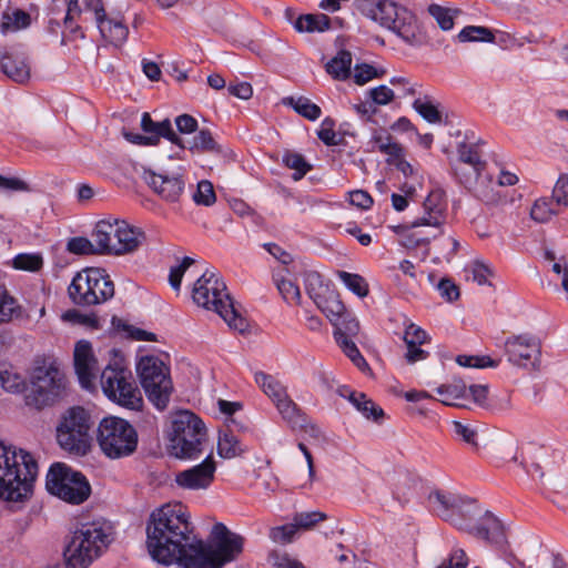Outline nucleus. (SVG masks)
I'll return each mask as SVG.
<instances>
[{
    "mask_svg": "<svg viewBox=\"0 0 568 568\" xmlns=\"http://www.w3.org/2000/svg\"><path fill=\"white\" fill-rule=\"evenodd\" d=\"M131 371L122 364V361L115 359L101 373V387L103 393L106 397H114L115 390H119V387L128 379H131Z\"/></svg>",
    "mask_w": 568,
    "mask_h": 568,
    "instance_id": "obj_24",
    "label": "nucleus"
},
{
    "mask_svg": "<svg viewBox=\"0 0 568 568\" xmlns=\"http://www.w3.org/2000/svg\"><path fill=\"white\" fill-rule=\"evenodd\" d=\"M468 190L485 204L494 205L501 201L498 185L489 174H483Z\"/></svg>",
    "mask_w": 568,
    "mask_h": 568,
    "instance_id": "obj_31",
    "label": "nucleus"
},
{
    "mask_svg": "<svg viewBox=\"0 0 568 568\" xmlns=\"http://www.w3.org/2000/svg\"><path fill=\"white\" fill-rule=\"evenodd\" d=\"M267 560L275 568H305L301 561L277 550L270 552Z\"/></svg>",
    "mask_w": 568,
    "mask_h": 568,
    "instance_id": "obj_60",
    "label": "nucleus"
},
{
    "mask_svg": "<svg viewBox=\"0 0 568 568\" xmlns=\"http://www.w3.org/2000/svg\"><path fill=\"white\" fill-rule=\"evenodd\" d=\"M468 557L464 549L455 548L449 556L436 568H467Z\"/></svg>",
    "mask_w": 568,
    "mask_h": 568,
    "instance_id": "obj_64",
    "label": "nucleus"
},
{
    "mask_svg": "<svg viewBox=\"0 0 568 568\" xmlns=\"http://www.w3.org/2000/svg\"><path fill=\"white\" fill-rule=\"evenodd\" d=\"M12 263L17 270L38 272L43 266V258L39 253H21L13 258Z\"/></svg>",
    "mask_w": 568,
    "mask_h": 568,
    "instance_id": "obj_49",
    "label": "nucleus"
},
{
    "mask_svg": "<svg viewBox=\"0 0 568 568\" xmlns=\"http://www.w3.org/2000/svg\"><path fill=\"white\" fill-rule=\"evenodd\" d=\"M89 9L94 12L95 22L104 39L114 44L126 40L129 34L128 27L119 19L108 18L101 0H90Z\"/></svg>",
    "mask_w": 568,
    "mask_h": 568,
    "instance_id": "obj_17",
    "label": "nucleus"
},
{
    "mask_svg": "<svg viewBox=\"0 0 568 568\" xmlns=\"http://www.w3.org/2000/svg\"><path fill=\"white\" fill-rule=\"evenodd\" d=\"M206 428L193 413L182 410L174 415L170 436L172 454L179 458H193L202 453Z\"/></svg>",
    "mask_w": 568,
    "mask_h": 568,
    "instance_id": "obj_8",
    "label": "nucleus"
},
{
    "mask_svg": "<svg viewBox=\"0 0 568 568\" xmlns=\"http://www.w3.org/2000/svg\"><path fill=\"white\" fill-rule=\"evenodd\" d=\"M298 32H323L329 28V18L325 14H305L294 23Z\"/></svg>",
    "mask_w": 568,
    "mask_h": 568,
    "instance_id": "obj_42",
    "label": "nucleus"
},
{
    "mask_svg": "<svg viewBox=\"0 0 568 568\" xmlns=\"http://www.w3.org/2000/svg\"><path fill=\"white\" fill-rule=\"evenodd\" d=\"M315 304L327 316L332 324L347 312L338 293L334 288L321 297Z\"/></svg>",
    "mask_w": 568,
    "mask_h": 568,
    "instance_id": "obj_36",
    "label": "nucleus"
},
{
    "mask_svg": "<svg viewBox=\"0 0 568 568\" xmlns=\"http://www.w3.org/2000/svg\"><path fill=\"white\" fill-rule=\"evenodd\" d=\"M341 281L356 295L365 297L368 294V285L364 277L345 271L338 272Z\"/></svg>",
    "mask_w": 568,
    "mask_h": 568,
    "instance_id": "obj_50",
    "label": "nucleus"
},
{
    "mask_svg": "<svg viewBox=\"0 0 568 568\" xmlns=\"http://www.w3.org/2000/svg\"><path fill=\"white\" fill-rule=\"evenodd\" d=\"M283 161L287 168L296 171L293 175L294 180L302 179L311 170V165L298 153H287Z\"/></svg>",
    "mask_w": 568,
    "mask_h": 568,
    "instance_id": "obj_58",
    "label": "nucleus"
},
{
    "mask_svg": "<svg viewBox=\"0 0 568 568\" xmlns=\"http://www.w3.org/2000/svg\"><path fill=\"white\" fill-rule=\"evenodd\" d=\"M74 368L81 386L85 389L93 388L99 367L91 344L87 341H79L75 344Z\"/></svg>",
    "mask_w": 568,
    "mask_h": 568,
    "instance_id": "obj_15",
    "label": "nucleus"
},
{
    "mask_svg": "<svg viewBox=\"0 0 568 568\" xmlns=\"http://www.w3.org/2000/svg\"><path fill=\"white\" fill-rule=\"evenodd\" d=\"M192 298L195 304L217 313L230 328L243 334L248 322L235 308L224 281L214 271L206 270L194 283Z\"/></svg>",
    "mask_w": 568,
    "mask_h": 568,
    "instance_id": "obj_3",
    "label": "nucleus"
},
{
    "mask_svg": "<svg viewBox=\"0 0 568 568\" xmlns=\"http://www.w3.org/2000/svg\"><path fill=\"white\" fill-rule=\"evenodd\" d=\"M423 226L429 227L426 223H419V217L409 225H398L394 230L402 235L400 243L406 248H416L427 245L433 237L434 229L429 231L422 230Z\"/></svg>",
    "mask_w": 568,
    "mask_h": 568,
    "instance_id": "obj_25",
    "label": "nucleus"
},
{
    "mask_svg": "<svg viewBox=\"0 0 568 568\" xmlns=\"http://www.w3.org/2000/svg\"><path fill=\"white\" fill-rule=\"evenodd\" d=\"M192 152H219L220 148L209 130H201L190 144Z\"/></svg>",
    "mask_w": 568,
    "mask_h": 568,
    "instance_id": "obj_48",
    "label": "nucleus"
},
{
    "mask_svg": "<svg viewBox=\"0 0 568 568\" xmlns=\"http://www.w3.org/2000/svg\"><path fill=\"white\" fill-rule=\"evenodd\" d=\"M141 385L151 403L164 409L168 406L173 389L169 369L156 357H143L138 364Z\"/></svg>",
    "mask_w": 568,
    "mask_h": 568,
    "instance_id": "obj_11",
    "label": "nucleus"
},
{
    "mask_svg": "<svg viewBox=\"0 0 568 568\" xmlns=\"http://www.w3.org/2000/svg\"><path fill=\"white\" fill-rule=\"evenodd\" d=\"M304 285L310 298L316 303L321 297L328 293L333 287L329 283H325L320 273L307 271L304 274Z\"/></svg>",
    "mask_w": 568,
    "mask_h": 568,
    "instance_id": "obj_40",
    "label": "nucleus"
},
{
    "mask_svg": "<svg viewBox=\"0 0 568 568\" xmlns=\"http://www.w3.org/2000/svg\"><path fill=\"white\" fill-rule=\"evenodd\" d=\"M471 529V535L484 539L496 547L503 548L507 542L504 525L490 511H485L478 524H475L474 521Z\"/></svg>",
    "mask_w": 568,
    "mask_h": 568,
    "instance_id": "obj_20",
    "label": "nucleus"
},
{
    "mask_svg": "<svg viewBox=\"0 0 568 568\" xmlns=\"http://www.w3.org/2000/svg\"><path fill=\"white\" fill-rule=\"evenodd\" d=\"M30 383L26 404L37 409L53 405L64 395L67 388L64 374L51 362L37 365L31 372Z\"/></svg>",
    "mask_w": 568,
    "mask_h": 568,
    "instance_id": "obj_6",
    "label": "nucleus"
},
{
    "mask_svg": "<svg viewBox=\"0 0 568 568\" xmlns=\"http://www.w3.org/2000/svg\"><path fill=\"white\" fill-rule=\"evenodd\" d=\"M115 231V243L112 247L113 255L131 254L138 251L146 241L144 231L138 226L120 221V229Z\"/></svg>",
    "mask_w": 568,
    "mask_h": 568,
    "instance_id": "obj_19",
    "label": "nucleus"
},
{
    "mask_svg": "<svg viewBox=\"0 0 568 568\" xmlns=\"http://www.w3.org/2000/svg\"><path fill=\"white\" fill-rule=\"evenodd\" d=\"M453 432L457 438L465 442L466 444L477 447L478 433L470 424H464L462 422H453Z\"/></svg>",
    "mask_w": 568,
    "mask_h": 568,
    "instance_id": "obj_57",
    "label": "nucleus"
},
{
    "mask_svg": "<svg viewBox=\"0 0 568 568\" xmlns=\"http://www.w3.org/2000/svg\"><path fill=\"white\" fill-rule=\"evenodd\" d=\"M385 29L393 31L408 44H417L422 41V30L417 17L402 4L398 6L390 23Z\"/></svg>",
    "mask_w": 568,
    "mask_h": 568,
    "instance_id": "obj_14",
    "label": "nucleus"
},
{
    "mask_svg": "<svg viewBox=\"0 0 568 568\" xmlns=\"http://www.w3.org/2000/svg\"><path fill=\"white\" fill-rule=\"evenodd\" d=\"M413 108L418 114L423 116L429 123L442 122V113L437 106L428 100L416 99L413 103Z\"/></svg>",
    "mask_w": 568,
    "mask_h": 568,
    "instance_id": "obj_52",
    "label": "nucleus"
},
{
    "mask_svg": "<svg viewBox=\"0 0 568 568\" xmlns=\"http://www.w3.org/2000/svg\"><path fill=\"white\" fill-rule=\"evenodd\" d=\"M552 197L557 206L568 207V174H560L552 189Z\"/></svg>",
    "mask_w": 568,
    "mask_h": 568,
    "instance_id": "obj_62",
    "label": "nucleus"
},
{
    "mask_svg": "<svg viewBox=\"0 0 568 568\" xmlns=\"http://www.w3.org/2000/svg\"><path fill=\"white\" fill-rule=\"evenodd\" d=\"M504 348L508 362L519 367L534 366L540 355L539 341L529 334L508 337Z\"/></svg>",
    "mask_w": 568,
    "mask_h": 568,
    "instance_id": "obj_12",
    "label": "nucleus"
},
{
    "mask_svg": "<svg viewBox=\"0 0 568 568\" xmlns=\"http://www.w3.org/2000/svg\"><path fill=\"white\" fill-rule=\"evenodd\" d=\"M428 12L436 20L442 30L448 31L453 29L454 13L450 9L433 3L428 7Z\"/></svg>",
    "mask_w": 568,
    "mask_h": 568,
    "instance_id": "obj_51",
    "label": "nucleus"
},
{
    "mask_svg": "<svg viewBox=\"0 0 568 568\" xmlns=\"http://www.w3.org/2000/svg\"><path fill=\"white\" fill-rule=\"evenodd\" d=\"M45 486L51 495L74 505L82 504L91 494L90 484L81 473L59 463L50 467Z\"/></svg>",
    "mask_w": 568,
    "mask_h": 568,
    "instance_id": "obj_10",
    "label": "nucleus"
},
{
    "mask_svg": "<svg viewBox=\"0 0 568 568\" xmlns=\"http://www.w3.org/2000/svg\"><path fill=\"white\" fill-rule=\"evenodd\" d=\"M30 22V14L21 9H16L12 12L4 11L0 23V32L3 36L17 32L29 27Z\"/></svg>",
    "mask_w": 568,
    "mask_h": 568,
    "instance_id": "obj_38",
    "label": "nucleus"
},
{
    "mask_svg": "<svg viewBox=\"0 0 568 568\" xmlns=\"http://www.w3.org/2000/svg\"><path fill=\"white\" fill-rule=\"evenodd\" d=\"M91 418L82 407H71L57 426V440L63 450L84 456L91 448Z\"/></svg>",
    "mask_w": 568,
    "mask_h": 568,
    "instance_id": "obj_9",
    "label": "nucleus"
},
{
    "mask_svg": "<svg viewBox=\"0 0 568 568\" xmlns=\"http://www.w3.org/2000/svg\"><path fill=\"white\" fill-rule=\"evenodd\" d=\"M0 70L18 83H23L30 78V67L26 59L7 51L0 52Z\"/></svg>",
    "mask_w": 568,
    "mask_h": 568,
    "instance_id": "obj_28",
    "label": "nucleus"
},
{
    "mask_svg": "<svg viewBox=\"0 0 568 568\" xmlns=\"http://www.w3.org/2000/svg\"><path fill=\"white\" fill-rule=\"evenodd\" d=\"M17 300L9 293L6 286L0 285V325L12 321L19 313Z\"/></svg>",
    "mask_w": 568,
    "mask_h": 568,
    "instance_id": "obj_44",
    "label": "nucleus"
},
{
    "mask_svg": "<svg viewBox=\"0 0 568 568\" xmlns=\"http://www.w3.org/2000/svg\"><path fill=\"white\" fill-rule=\"evenodd\" d=\"M97 442L105 457L121 459L136 452L139 435L126 419L108 416L99 423Z\"/></svg>",
    "mask_w": 568,
    "mask_h": 568,
    "instance_id": "obj_5",
    "label": "nucleus"
},
{
    "mask_svg": "<svg viewBox=\"0 0 568 568\" xmlns=\"http://www.w3.org/2000/svg\"><path fill=\"white\" fill-rule=\"evenodd\" d=\"M297 532L296 525L286 524L283 526L274 527L270 530V538L277 544H288L293 540Z\"/></svg>",
    "mask_w": 568,
    "mask_h": 568,
    "instance_id": "obj_61",
    "label": "nucleus"
},
{
    "mask_svg": "<svg viewBox=\"0 0 568 568\" xmlns=\"http://www.w3.org/2000/svg\"><path fill=\"white\" fill-rule=\"evenodd\" d=\"M326 518V514L321 511L298 513L294 516L293 524L296 525V529H311Z\"/></svg>",
    "mask_w": 568,
    "mask_h": 568,
    "instance_id": "obj_59",
    "label": "nucleus"
},
{
    "mask_svg": "<svg viewBox=\"0 0 568 568\" xmlns=\"http://www.w3.org/2000/svg\"><path fill=\"white\" fill-rule=\"evenodd\" d=\"M108 398L132 410H140L143 405L141 392L135 385L133 377L122 384V386L119 387V390H115L114 397Z\"/></svg>",
    "mask_w": 568,
    "mask_h": 568,
    "instance_id": "obj_32",
    "label": "nucleus"
},
{
    "mask_svg": "<svg viewBox=\"0 0 568 568\" xmlns=\"http://www.w3.org/2000/svg\"><path fill=\"white\" fill-rule=\"evenodd\" d=\"M151 557L163 565L178 562L183 568H223L239 558L244 538L224 524L213 526L210 539H196L190 516L181 504L155 509L146 526Z\"/></svg>",
    "mask_w": 568,
    "mask_h": 568,
    "instance_id": "obj_1",
    "label": "nucleus"
},
{
    "mask_svg": "<svg viewBox=\"0 0 568 568\" xmlns=\"http://www.w3.org/2000/svg\"><path fill=\"white\" fill-rule=\"evenodd\" d=\"M453 169L459 183L468 189L484 174L486 168H477V165L468 164H454Z\"/></svg>",
    "mask_w": 568,
    "mask_h": 568,
    "instance_id": "obj_45",
    "label": "nucleus"
},
{
    "mask_svg": "<svg viewBox=\"0 0 568 568\" xmlns=\"http://www.w3.org/2000/svg\"><path fill=\"white\" fill-rule=\"evenodd\" d=\"M144 180L151 189L166 202H178L184 192L185 182L181 174H161L144 172Z\"/></svg>",
    "mask_w": 568,
    "mask_h": 568,
    "instance_id": "obj_16",
    "label": "nucleus"
},
{
    "mask_svg": "<svg viewBox=\"0 0 568 568\" xmlns=\"http://www.w3.org/2000/svg\"><path fill=\"white\" fill-rule=\"evenodd\" d=\"M339 395L348 398V400L359 410L366 418L378 422L384 417V410L369 399L364 393L342 388Z\"/></svg>",
    "mask_w": 568,
    "mask_h": 568,
    "instance_id": "obj_30",
    "label": "nucleus"
},
{
    "mask_svg": "<svg viewBox=\"0 0 568 568\" xmlns=\"http://www.w3.org/2000/svg\"><path fill=\"white\" fill-rule=\"evenodd\" d=\"M247 447L231 430L224 429L219 434L217 454L225 459L242 456Z\"/></svg>",
    "mask_w": 568,
    "mask_h": 568,
    "instance_id": "obj_33",
    "label": "nucleus"
},
{
    "mask_svg": "<svg viewBox=\"0 0 568 568\" xmlns=\"http://www.w3.org/2000/svg\"><path fill=\"white\" fill-rule=\"evenodd\" d=\"M460 42L483 41L494 42L495 36L490 29L486 27L468 26L465 27L457 36Z\"/></svg>",
    "mask_w": 568,
    "mask_h": 568,
    "instance_id": "obj_46",
    "label": "nucleus"
},
{
    "mask_svg": "<svg viewBox=\"0 0 568 568\" xmlns=\"http://www.w3.org/2000/svg\"><path fill=\"white\" fill-rule=\"evenodd\" d=\"M333 325L335 327V338H337L339 334L344 335L346 338L355 337L359 332L358 321L348 312L344 313Z\"/></svg>",
    "mask_w": 568,
    "mask_h": 568,
    "instance_id": "obj_47",
    "label": "nucleus"
},
{
    "mask_svg": "<svg viewBox=\"0 0 568 568\" xmlns=\"http://www.w3.org/2000/svg\"><path fill=\"white\" fill-rule=\"evenodd\" d=\"M94 245L88 239L78 236L69 240L67 250L73 254H93L98 253V246L94 247Z\"/></svg>",
    "mask_w": 568,
    "mask_h": 568,
    "instance_id": "obj_63",
    "label": "nucleus"
},
{
    "mask_svg": "<svg viewBox=\"0 0 568 568\" xmlns=\"http://www.w3.org/2000/svg\"><path fill=\"white\" fill-rule=\"evenodd\" d=\"M141 129L143 132L149 134L148 136H156V144L159 143L160 138H165L181 149L185 148L183 140L174 132L169 119L155 122L148 112H144L141 118Z\"/></svg>",
    "mask_w": 568,
    "mask_h": 568,
    "instance_id": "obj_26",
    "label": "nucleus"
},
{
    "mask_svg": "<svg viewBox=\"0 0 568 568\" xmlns=\"http://www.w3.org/2000/svg\"><path fill=\"white\" fill-rule=\"evenodd\" d=\"M71 301L79 306L102 304L114 295V284L103 268L78 272L68 287Z\"/></svg>",
    "mask_w": 568,
    "mask_h": 568,
    "instance_id": "obj_7",
    "label": "nucleus"
},
{
    "mask_svg": "<svg viewBox=\"0 0 568 568\" xmlns=\"http://www.w3.org/2000/svg\"><path fill=\"white\" fill-rule=\"evenodd\" d=\"M0 384L6 390L11 393H20L26 388L24 378L11 371L0 372Z\"/></svg>",
    "mask_w": 568,
    "mask_h": 568,
    "instance_id": "obj_54",
    "label": "nucleus"
},
{
    "mask_svg": "<svg viewBox=\"0 0 568 568\" xmlns=\"http://www.w3.org/2000/svg\"><path fill=\"white\" fill-rule=\"evenodd\" d=\"M216 463L209 455L201 464L175 474V484L186 490H206L214 483Z\"/></svg>",
    "mask_w": 568,
    "mask_h": 568,
    "instance_id": "obj_13",
    "label": "nucleus"
},
{
    "mask_svg": "<svg viewBox=\"0 0 568 568\" xmlns=\"http://www.w3.org/2000/svg\"><path fill=\"white\" fill-rule=\"evenodd\" d=\"M450 514L459 521L452 524L454 527L473 532V523L481 514V509L477 500L460 495L458 506Z\"/></svg>",
    "mask_w": 568,
    "mask_h": 568,
    "instance_id": "obj_27",
    "label": "nucleus"
},
{
    "mask_svg": "<svg viewBox=\"0 0 568 568\" xmlns=\"http://www.w3.org/2000/svg\"><path fill=\"white\" fill-rule=\"evenodd\" d=\"M255 383L261 387L263 393L275 404L286 397V387L273 375L257 372L255 373Z\"/></svg>",
    "mask_w": 568,
    "mask_h": 568,
    "instance_id": "obj_35",
    "label": "nucleus"
},
{
    "mask_svg": "<svg viewBox=\"0 0 568 568\" xmlns=\"http://www.w3.org/2000/svg\"><path fill=\"white\" fill-rule=\"evenodd\" d=\"M459 496L452 491L436 489L429 493L428 504L432 510L443 520L449 524H459L450 514L458 506Z\"/></svg>",
    "mask_w": 568,
    "mask_h": 568,
    "instance_id": "obj_23",
    "label": "nucleus"
},
{
    "mask_svg": "<svg viewBox=\"0 0 568 568\" xmlns=\"http://www.w3.org/2000/svg\"><path fill=\"white\" fill-rule=\"evenodd\" d=\"M283 103L285 105L292 106L300 115L310 121L317 120L322 114L321 108L305 97L284 98Z\"/></svg>",
    "mask_w": 568,
    "mask_h": 568,
    "instance_id": "obj_39",
    "label": "nucleus"
},
{
    "mask_svg": "<svg viewBox=\"0 0 568 568\" xmlns=\"http://www.w3.org/2000/svg\"><path fill=\"white\" fill-rule=\"evenodd\" d=\"M278 413L282 418L293 428L304 429L311 436L318 437L321 430L317 426L311 425L307 422L306 415L301 410V408L292 400V398L287 395L281 402L275 404Z\"/></svg>",
    "mask_w": 568,
    "mask_h": 568,
    "instance_id": "obj_21",
    "label": "nucleus"
},
{
    "mask_svg": "<svg viewBox=\"0 0 568 568\" xmlns=\"http://www.w3.org/2000/svg\"><path fill=\"white\" fill-rule=\"evenodd\" d=\"M278 292L284 301L288 304H300L301 292L298 286L290 280L275 278Z\"/></svg>",
    "mask_w": 568,
    "mask_h": 568,
    "instance_id": "obj_53",
    "label": "nucleus"
},
{
    "mask_svg": "<svg viewBox=\"0 0 568 568\" xmlns=\"http://www.w3.org/2000/svg\"><path fill=\"white\" fill-rule=\"evenodd\" d=\"M458 158L455 164L477 165L486 168V161L483 160L479 148L473 143H460L457 148Z\"/></svg>",
    "mask_w": 568,
    "mask_h": 568,
    "instance_id": "obj_43",
    "label": "nucleus"
},
{
    "mask_svg": "<svg viewBox=\"0 0 568 568\" xmlns=\"http://www.w3.org/2000/svg\"><path fill=\"white\" fill-rule=\"evenodd\" d=\"M121 220H101L97 223L92 233L98 253L112 254V247L115 243V230L120 229Z\"/></svg>",
    "mask_w": 568,
    "mask_h": 568,
    "instance_id": "obj_29",
    "label": "nucleus"
},
{
    "mask_svg": "<svg viewBox=\"0 0 568 568\" xmlns=\"http://www.w3.org/2000/svg\"><path fill=\"white\" fill-rule=\"evenodd\" d=\"M196 204L210 206L215 203L216 195L213 184L210 181L203 180L199 182L196 192L193 195Z\"/></svg>",
    "mask_w": 568,
    "mask_h": 568,
    "instance_id": "obj_55",
    "label": "nucleus"
},
{
    "mask_svg": "<svg viewBox=\"0 0 568 568\" xmlns=\"http://www.w3.org/2000/svg\"><path fill=\"white\" fill-rule=\"evenodd\" d=\"M38 464L33 456L0 442V500L9 505L23 504L33 494Z\"/></svg>",
    "mask_w": 568,
    "mask_h": 568,
    "instance_id": "obj_2",
    "label": "nucleus"
},
{
    "mask_svg": "<svg viewBox=\"0 0 568 568\" xmlns=\"http://www.w3.org/2000/svg\"><path fill=\"white\" fill-rule=\"evenodd\" d=\"M358 10L367 18L386 28L399 3L392 0H356Z\"/></svg>",
    "mask_w": 568,
    "mask_h": 568,
    "instance_id": "obj_22",
    "label": "nucleus"
},
{
    "mask_svg": "<svg viewBox=\"0 0 568 568\" xmlns=\"http://www.w3.org/2000/svg\"><path fill=\"white\" fill-rule=\"evenodd\" d=\"M561 212V206H557L555 203V199L551 197H540L535 201L531 210L530 216L532 220L544 223L551 219V216L557 215Z\"/></svg>",
    "mask_w": 568,
    "mask_h": 568,
    "instance_id": "obj_41",
    "label": "nucleus"
},
{
    "mask_svg": "<svg viewBox=\"0 0 568 568\" xmlns=\"http://www.w3.org/2000/svg\"><path fill=\"white\" fill-rule=\"evenodd\" d=\"M353 58L352 53L346 50H341L331 59L326 65V72L335 80H346L351 75Z\"/></svg>",
    "mask_w": 568,
    "mask_h": 568,
    "instance_id": "obj_37",
    "label": "nucleus"
},
{
    "mask_svg": "<svg viewBox=\"0 0 568 568\" xmlns=\"http://www.w3.org/2000/svg\"><path fill=\"white\" fill-rule=\"evenodd\" d=\"M447 203L444 193L439 190L432 191L423 203V215L419 223H426L434 229L433 237L443 234L442 226L446 222Z\"/></svg>",
    "mask_w": 568,
    "mask_h": 568,
    "instance_id": "obj_18",
    "label": "nucleus"
},
{
    "mask_svg": "<svg viewBox=\"0 0 568 568\" xmlns=\"http://www.w3.org/2000/svg\"><path fill=\"white\" fill-rule=\"evenodd\" d=\"M439 400L447 406H464L460 400L467 397L466 384L460 379H454L452 383L443 384L436 387Z\"/></svg>",
    "mask_w": 568,
    "mask_h": 568,
    "instance_id": "obj_34",
    "label": "nucleus"
},
{
    "mask_svg": "<svg viewBox=\"0 0 568 568\" xmlns=\"http://www.w3.org/2000/svg\"><path fill=\"white\" fill-rule=\"evenodd\" d=\"M456 362L464 367H475V368H485V367H497L499 364V359H493L489 356H470V355H458Z\"/></svg>",
    "mask_w": 568,
    "mask_h": 568,
    "instance_id": "obj_56",
    "label": "nucleus"
},
{
    "mask_svg": "<svg viewBox=\"0 0 568 568\" xmlns=\"http://www.w3.org/2000/svg\"><path fill=\"white\" fill-rule=\"evenodd\" d=\"M112 528L106 523L82 524L71 536L63 551L67 568H88L112 541Z\"/></svg>",
    "mask_w": 568,
    "mask_h": 568,
    "instance_id": "obj_4",
    "label": "nucleus"
}]
</instances>
